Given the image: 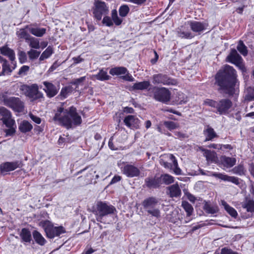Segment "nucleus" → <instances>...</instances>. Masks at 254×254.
Masks as SVG:
<instances>
[{
	"label": "nucleus",
	"mask_w": 254,
	"mask_h": 254,
	"mask_svg": "<svg viewBox=\"0 0 254 254\" xmlns=\"http://www.w3.org/2000/svg\"><path fill=\"white\" fill-rule=\"evenodd\" d=\"M53 53V48L49 46L42 54L40 57V60L43 61L49 58Z\"/></svg>",
	"instance_id": "obj_42"
},
{
	"label": "nucleus",
	"mask_w": 254,
	"mask_h": 254,
	"mask_svg": "<svg viewBox=\"0 0 254 254\" xmlns=\"http://www.w3.org/2000/svg\"><path fill=\"white\" fill-rule=\"evenodd\" d=\"M250 192L254 197V182L252 183L250 186Z\"/></svg>",
	"instance_id": "obj_64"
},
{
	"label": "nucleus",
	"mask_w": 254,
	"mask_h": 254,
	"mask_svg": "<svg viewBox=\"0 0 254 254\" xmlns=\"http://www.w3.org/2000/svg\"><path fill=\"white\" fill-rule=\"evenodd\" d=\"M27 54L30 59L33 60L39 56L40 52L35 50H30L28 52Z\"/></svg>",
	"instance_id": "obj_51"
},
{
	"label": "nucleus",
	"mask_w": 254,
	"mask_h": 254,
	"mask_svg": "<svg viewBox=\"0 0 254 254\" xmlns=\"http://www.w3.org/2000/svg\"><path fill=\"white\" fill-rule=\"evenodd\" d=\"M85 80V76H82L77 79L72 80L70 83L73 85H75L76 88H77L78 86L82 83Z\"/></svg>",
	"instance_id": "obj_52"
},
{
	"label": "nucleus",
	"mask_w": 254,
	"mask_h": 254,
	"mask_svg": "<svg viewBox=\"0 0 254 254\" xmlns=\"http://www.w3.org/2000/svg\"><path fill=\"white\" fill-rule=\"evenodd\" d=\"M164 111L165 112L172 113H173L174 114H176V115H179V116H181V113H180V112L175 110L174 109H173L172 108H167L166 109H165L164 110Z\"/></svg>",
	"instance_id": "obj_59"
},
{
	"label": "nucleus",
	"mask_w": 254,
	"mask_h": 254,
	"mask_svg": "<svg viewBox=\"0 0 254 254\" xmlns=\"http://www.w3.org/2000/svg\"><path fill=\"white\" fill-rule=\"evenodd\" d=\"M16 35L20 39H24L26 42L31 36L24 29H21L16 32Z\"/></svg>",
	"instance_id": "obj_44"
},
{
	"label": "nucleus",
	"mask_w": 254,
	"mask_h": 254,
	"mask_svg": "<svg viewBox=\"0 0 254 254\" xmlns=\"http://www.w3.org/2000/svg\"><path fill=\"white\" fill-rule=\"evenodd\" d=\"M33 238L38 244L43 246L45 244L46 241L42 235L37 231L35 230L33 232Z\"/></svg>",
	"instance_id": "obj_34"
},
{
	"label": "nucleus",
	"mask_w": 254,
	"mask_h": 254,
	"mask_svg": "<svg viewBox=\"0 0 254 254\" xmlns=\"http://www.w3.org/2000/svg\"><path fill=\"white\" fill-rule=\"evenodd\" d=\"M209 148H212L216 149H222V145L219 144H210L209 145H208Z\"/></svg>",
	"instance_id": "obj_62"
},
{
	"label": "nucleus",
	"mask_w": 254,
	"mask_h": 254,
	"mask_svg": "<svg viewBox=\"0 0 254 254\" xmlns=\"http://www.w3.org/2000/svg\"><path fill=\"white\" fill-rule=\"evenodd\" d=\"M18 58L20 63L21 64L26 62L27 56L26 53L23 51H20L18 53Z\"/></svg>",
	"instance_id": "obj_53"
},
{
	"label": "nucleus",
	"mask_w": 254,
	"mask_h": 254,
	"mask_svg": "<svg viewBox=\"0 0 254 254\" xmlns=\"http://www.w3.org/2000/svg\"><path fill=\"white\" fill-rule=\"evenodd\" d=\"M33 128L32 125L27 121L24 120L19 125L18 129L22 133L30 131Z\"/></svg>",
	"instance_id": "obj_30"
},
{
	"label": "nucleus",
	"mask_w": 254,
	"mask_h": 254,
	"mask_svg": "<svg viewBox=\"0 0 254 254\" xmlns=\"http://www.w3.org/2000/svg\"><path fill=\"white\" fill-rule=\"evenodd\" d=\"M203 209L208 214H214L219 211L218 206L216 204H211L209 202H205L203 205Z\"/></svg>",
	"instance_id": "obj_24"
},
{
	"label": "nucleus",
	"mask_w": 254,
	"mask_h": 254,
	"mask_svg": "<svg viewBox=\"0 0 254 254\" xmlns=\"http://www.w3.org/2000/svg\"><path fill=\"white\" fill-rule=\"evenodd\" d=\"M221 160L224 166L227 167H231L235 165L236 160L235 158L226 157L225 156H222Z\"/></svg>",
	"instance_id": "obj_32"
},
{
	"label": "nucleus",
	"mask_w": 254,
	"mask_h": 254,
	"mask_svg": "<svg viewBox=\"0 0 254 254\" xmlns=\"http://www.w3.org/2000/svg\"><path fill=\"white\" fill-rule=\"evenodd\" d=\"M125 124L131 129H137L140 127V121L135 116L128 115L127 116L124 120Z\"/></svg>",
	"instance_id": "obj_17"
},
{
	"label": "nucleus",
	"mask_w": 254,
	"mask_h": 254,
	"mask_svg": "<svg viewBox=\"0 0 254 254\" xmlns=\"http://www.w3.org/2000/svg\"><path fill=\"white\" fill-rule=\"evenodd\" d=\"M153 91L154 92V98L156 101L163 103H166L170 101L171 92L166 88L154 87Z\"/></svg>",
	"instance_id": "obj_10"
},
{
	"label": "nucleus",
	"mask_w": 254,
	"mask_h": 254,
	"mask_svg": "<svg viewBox=\"0 0 254 254\" xmlns=\"http://www.w3.org/2000/svg\"><path fill=\"white\" fill-rule=\"evenodd\" d=\"M30 117L31 120L36 124H39L41 123V120L39 117H37L32 114H30Z\"/></svg>",
	"instance_id": "obj_58"
},
{
	"label": "nucleus",
	"mask_w": 254,
	"mask_h": 254,
	"mask_svg": "<svg viewBox=\"0 0 254 254\" xmlns=\"http://www.w3.org/2000/svg\"><path fill=\"white\" fill-rule=\"evenodd\" d=\"M115 210L116 209L113 206L99 201L97 202L96 208L93 211V213L96 216L97 221L102 222L103 217L114 213Z\"/></svg>",
	"instance_id": "obj_6"
},
{
	"label": "nucleus",
	"mask_w": 254,
	"mask_h": 254,
	"mask_svg": "<svg viewBox=\"0 0 254 254\" xmlns=\"http://www.w3.org/2000/svg\"><path fill=\"white\" fill-rule=\"evenodd\" d=\"M203 134L205 136V141L212 140L218 136L214 129L209 126L204 129Z\"/></svg>",
	"instance_id": "obj_23"
},
{
	"label": "nucleus",
	"mask_w": 254,
	"mask_h": 254,
	"mask_svg": "<svg viewBox=\"0 0 254 254\" xmlns=\"http://www.w3.org/2000/svg\"><path fill=\"white\" fill-rule=\"evenodd\" d=\"M150 85V82L148 81H144L135 83L132 86L134 90H145L147 89Z\"/></svg>",
	"instance_id": "obj_33"
},
{
	"label": "nucleus",
	"mask_w": 254,
	"mask_h": 254,
	"mask_svg": "<svg viewBox=\"0 0 254 254\" xmlns=\"http://www.w3.org/2000/svg\"><path fill=\"white\" fill-rule=\"evenodd\" d=\"M243 59L235 49H232L226 58V61L232 64H242Z\"/></svg>",
	"instance_id": "obj_19"
},
{
	"label": "nucleus",
	"mask_w": 254,
	"mask_h": 254,
	"mask_svg": "<svg viewBox=\"0 0 254 254\" xmlns=\"http://www.w3.org/2000/svg\"><path fill=\"white\" fill-rule=\"evenodd\" d=\"M22 166V162L20 161L6 162L0 165V171L1 174H4L8 172L13 171L18 168H21Z\"/></svg>",
	"instance_id": "obj_14"
},
{
	"label": "nucleus",
	"mask_w": 254,
	"mask_h": 254,
	"mask_svg": "<svg viewBox=\"0 0 254 254\" xmlns=\"http://www.w3.org/2000/svg\"><path fill=\"white\" fill-rule=\"evenodd\" d=\"M158 200L155 197H149L145 199L142 202L144 210L152 217L157 218L160 217V211L158 205Z\"/></svg>",
	"instance_id": "obj_5"
},
{
	"label": "nucleus",
	"mask_w": 254,
	"mask_h": 254,
	"mask_svg": "<svg viewBox=\"0 0 254 254\" xmlns=\"http://www.w3.org/2000/svg\"><path fill=\"white\" fill-rule=\"evenodd\" d=\"M122 172L123 174L129 178L138 177L140 171L136 166L131 164H126L122 168Z\"/></svg>",
	"instance_id": "obj_15"
},
{
	"label": "nucleus",
	"mask_w": 254,
	"mask_h": 254,
	"mask_svg": "<svg viewBox=\"0 0 254 254\" xmlns=\"http://www.w3.org/2000/svg\"><path fill=\"white\" fill-rule=\"evenodd\" d=\"M26 42L29 44V45L32 48L38 49L40 48L39 40L31 36Z\"/></svg>",
	"instance_id": "obj_36"
},
{
	"label": "nucleus",
	"mask_w": 254,
	"mask_h": 254,
	"mask_svg": "<svg viewBox=\"0 0 254 254\" xmlns=\"http://www.w3.org/2000/svg\"><path fill=\"white\" fill-rule=\"evenodd\" d=\"M121 179L122 178L120 176H115L112 179L111 182L110 183V184L112 185L116 183L121 181Z\"/></svg>",
	"instance_id": "obj_60"
},
{
	"label": "nucleus",
	"mask_w": 254,
	"mask_h": 254,
	"mask_svg": "<svg viewBox=\"0 0 254 254\" xmlns=\"http://www.w3.org/2000/svg\"><path fill=\"white\" fill-rule=\"evenodd\" d=\"M92 12L93 17L97 21H100L103 16L109 13V8L104 1L95 0L92 7Z\"/></svg>",
	"instance_id": "obj_7"
},
{
	"label": "nucleus",
	"mask_w": 254,
	"mask_h": 254,
	"mask_svg": "<svg viewBox=\"0 0 254 254\" xmlns=\"http://www.w3.org/2000/svg\"><path fill=\"white\" fill-rule=\"evenodd\" d=\"M221 205L232 217L234 218L237 217L238 213L236 210L234 208L230 206L225 201L221 200Z\"/></svg>",
	"instance_id": "obj_31"
},
{
	"label": "nucleus",
	"mask_w": 254,
	"mask_h": 254,
	"mask_svg": "<svg viewBox=\"0 0 254 254\" xmlns=\"http://www.w3.org/2000/svg\"><path fill=\"white\" fill-rule=\"evenodd\" d=\"M19 236L21 239V242L30 243L32 240L31 232L28 229L23 228L20 232Z\"/></svg>",
	"instance_id": "obj_25"
},
{
	"label": "nucleus",
	"mask_w": 254,
	"mask_h": 254,
	"mask_svg": "<svg viewBox=\"0 0 254 254\" xmlns=\"http://www.w3.org/2000/svg\"><path fill=\"white\" fill-rule=\"evenodd\" d=\"M215 84L219 86L218 91L229 96H233L236 90L235 88L236 83V74L235 69L227 65L223 69L220 70L216 74Z\"/></svg>",
	"instance_id": "obj_1"
},
{
	"label": "nucleus",
	"mask_w": 254,
	"mask_h": 254,
	"mask_svg": "<svg viewBox=\"0 0 254 254\" xmlns=\"http://www.w3.org/2000/svg\"><path fill=\"white\" fill-rule=\"evenodd\" d=\"M169 159L172 162V164L165 161H162L161 164L165 168L173 169L176 175H180L181 174V170L178 167V162L175 157L173 154H170Z\"/></svg>",
	"instance_id": "obj_16"
},
{
	"label": "nucleus",
	"mask_w": 254,
	"mask_h": 254,
	"mask_svg": "<svg viewBox=\"0 0 254 254\" xmlns=\"http://www.w3.org/2000/svg\"><path fill=\"white\" fill-rule=\"evenodd\" d=\"M45 231L47 236L50 238H54L65 232L63 227H54L51 224H48L45 227Z\"/></svg>",
	"instance_id": "obj_13"
},
{
	"label": "nucleus",
	"mask_w": 254,
	"mask_h": 254,
	"mask_svg": "<svg viewBox=\"0 0 254 254\" xmlns=\"http://www.w3.org/2000/svg\"><path fill=\"white\" fill-rule=\"evenodd\" d=\"M153 82L154 84H162L166 85H175L178 83L176 79L163 74L154 75Z\"/></svg>",
	"instance_id": "obj_11"
},
{
	"label": "nucleus",
	"mask_w": 254,
	"mask_h": 254,
	"mask_svg": "<svg viewBox=\"0 0 254 254\" xmlns=\"http://www.w3.org/2000/svg\"><path fill=\"white\" fill-rule=\"evenodd\" d=\"M159 178L161 179V182L162 181L166 185L172 184L174 181V177L167 174L161 175Z\"/></svg>",
	"instance_id": "obj_41"
},
{
	"label": "nucleus",
	"mask_w": 254,
	"mask_h": 254,
	"mask_svg": "<svg viewBox=\"0 0 254 254\" xmlns=\"http://www.w3.org/2000/svg\"><path fill=\"white\" fill-rule=\"evenodd\" d=\"M201 150L204 152V156L205 157L206 160L208 162H216L217 157L216 154L214 151H212L205 149H203Z\"/></svg>",
	"instance_id": "obj_29"
},
{
	"label": "nucleus",
	"mask_w": 254,
	"mask_h": 254,
	"mask_svg": "<svg viewBox=\"0 0 254 254\" xmlns=\"http://www.w3.org/2000/svg\"><path fill=\"white\" fill-rule=\"evenodd\" d=\"M97 79L99 80H106L110 78V76L107 74V72L103 70H100L98 74L95 75Z\"/></svg>",
	"instance_id": "obj_43"
},
{
	"label": "nucleus",
	"mask_w": 254,
	"mask_h": 254,
	"mask_svg": "<svg viewBox=\"0 0 254 254\" xmlns=\"http://www.w3.org/2000/svg\"><path fill=\"white\" fill-rule=\"evenodd\" d=\"M0 120L7 127L4 130L6 135H13L15 133L16 128L15 120L12 118L10 111L2 106H0Z\"/></svg>",
	"instance_id": "obj_3"
},
{
	"label": "nucleus",
	"mask_w": 254,
	"mask_h": 254,
	"mask_svg": "<svg viewBox=\"0 0 254 254\" xmlns=\"http://www.w3.org/2000/svg\"><path fill=\"white\" fill-rule=\"evenodd\" d=\"M43 84L45 86L44 91L46 93L47 96L49 98H52L55 96L58 92L56 86L51 82L48 81L43 82Z\"/></svg>",
	"instance_id": "obj_18"
},
{
	"label": "nucleus",
	"mask_w": 254,
	"mask_h": 254,
	"mask_svg": "<svg viewBox=\"0 0 254 254\" xmlns=\"http://www.w3.org/2000/svg\"><path fill=\"white\" fill-rule=\"evenodd\" d=\"M237 49L243 56H246L248 55L247 47L242 41H239L237 46Z\"/></svg>",
	"instance_id": "obj_40"
},
{
	"label": "nucleus",
	"mask_w": 254,
	"mask_h": 254,
	"mask_svg": "<svg viewBox=\"0 0 254 254\" xmlns=\"http://www.w3.org/2000/svg\"><path fill=\"white\" fill-rule=\"evenodd\" d=\"M53 120L69 129L79 126L82 123L81 116L77 113L76 109L71 106L64 109L59 107L53 118Z\"/></svg>",
	"instance_id": "obj_2"
},
{
	"label": "nucleus",
	"mask_w": 254,
	"mask_h": 254,
	"mask_svg": "<svg viewBox=\"0 0 254 254\" xmlns=\"http://www.w3.org/2000/svg\"><path fill=\"white\" fill-rule=\"evenodd\" d=\"M0 51L1 54L7 56L11 62L15 60V53L13 50L4 46L0 48Z\"/></svg>",
	"instance_id": "obj_28"
},
{
	"label": "nucleus",
	"mask_w": 254,
	"mask_h": 254,
	"mask_svg": "<svg viewBox=\"0 0 254 254\" xmlns=\"http://www.w3.org/2000/svg\"><path fill=\"white\" fill-rule=\"evenodd\" d=\"M129 11L128 6L127 5H123L120 6L119 12V14L122 17H125L127 15Z\"/></svg>",
	"instance_id": "obj_47"
},
{
	"label": "nucleus",
	"mask_w": 254,
	"mask_h": 254,
	"mask_svg": "<svg viewBox=\"0 0 254 254\" xmlns=\"http://www.w3.org/2000/svg\"><path fill=\"white\" fill-rule=\"evenodd\" d=\"M247 91L248 93L246 95V99L250 101L254 100V88H249Z\"/></svg>",
	"instance_id": "obj_50"
},
{
	"label": "nucleus",
	"mask_w": 254,
	"mask_h": 254,
	"mask_svg": "<svg viewBox=\"0 0 254 254\" xmlns=\"http://www.w3.org/2000/svg\"><path fill=\"white\" fill-rule=\"evenodd\" d=\"M221 254H239L238 253L233 251L231 249L227 247L223 248L221 250Z\"/></svg>",
	"instance_id": "obj_54"
},
{
	"label": "nucleus",
	"mask_w": 254,
	"mask_h": 254,
	"mask_svg": "<svg viewBox=\"0 0 254 254\" xmlns=\"http://www.w3.org/2000/svg\"><path fill=\"white\" fill-rule=\"evenodd\" d=\"M145 184L149 189H156L159 188L162 183L159 178L148 177L145 179Z\"/></svg>",
	"instance_id": "obj_21"
},
{
	"label": "nucleus",
	"mask_w": 254,
	"mask_h": 254,
	"mask_svg": "<svg viewBox=\"0 0 254 254\" xmlns=\"http://www.w3.org/2000/svg\"><path fill=\"white\" fill-rule=\"evenodd\" d=\"M204 104L216 108V113L219 115H226L232 106V102L228 99H223L216 102L211 99H206Z\"/></svg>",
	"instance_id": "obj_4"
},
{
	"label": "nucleus",
	"mask_w": 254,
	"mask_h": 254,
	"mask_svg": "<svg viewBox=\"0 0 254 254\" xmlns=\"http://www.w3.org/2000/svg\"><path fill=\"white\" fill-rule=\"evenodd\" d=\"M127 69L124 67H116L110 69L109 72L112 75L125 74Z\"/></svg>",
	"instance_id": "obj_35"
},
{
	"label": "nucleus",
	"mask_w": 254,
	"mask_h": 254,
	"mask_svg": "<svg viewBox=\"0 0 254 254\" xmlns=\"http://www.w3.org/2000/svg\"><path fill=\"white\" fill-rule=\"evenodd\" d=\"M146 1V0H128V1L138 5H141Z\"/></svg>",
	"instance_id": "obj_63"
},
{
	"label": "nucleus",
	"mask_w": 254,
	"mask_h": 254,
	"mask_svg": "<svg viewBox=\"0 0 254 254\" xmlns=\"http://www.w3.org/2000/svg\"><path fill=\"white\" fill-rule=\"evenodd\" d=\"M242 207L249 212H254V200L250 196H247L242 202Z\"/></svg>",
	"instance_id": "obj_22"
},
{
	"label": "nucleus",
	"mask_w": 254,
	"mask_h": 254,
	"mask_svg": "<svg viewBox=\"0 0 254 254\" xmlns=\"http://www.w3.org/2000/svg\"><path fill=\"white\" fill-rule=\"evenodd\" d=\"M120 78L123 79L124 80L128 81H133L134 80V78L132 77V76L129 75V74H127L125 75H123L121 76Z\"/></svg>",
	"instance_id": "obj_57"
},
{
	"label": "nucleus",
	"mask_w": 254,
	"mask_h": 254,
	"mask_svg": "<svg viewBox=\"0 0 254 254\" xmlns=\"http://www.w3.org/2000/svg\"><path fill=\"white\" fill-rule=\"evenodd\" d=\"M168 190H169V195L171 197H179L181 195V190L178 185V184H176L168 187Z\"/></svg>",
	"instance_id": "obj_27"
},
{
	"label": "nucleus",
	"mask_w": 254,
	"mask_h": 254,
	"mask_svg": "<svg viewBox=\"0 0 254 254\" xmlns=\"http://www.w3.org/2000/svg\"><path fill=\"white\" fill-rule=\"evenodd\" d=\"M29 67L27 65H23L22 66L18 71V74L20 75H25L26 72L29 70Z\"/></svg>",
	"instance_id": "obj_55"
},
{
	"label": "nucleus",
	"mask_w": 254,
	"mask_h": 254,
	"mask_svg": "<svg viewBox=\"0 0 254 254\" xmlns=\"http://www.w3.org/2000/svg\"><path fill=\"white\" fill-rule=\"evenodd\" d=\"M186 25L190 28L194 33L200 34L207 29L208 24L205 22L190 20L187 21Z\"/></svg>",
	"instance_id": "obj_12"
},
{
	"label": "nucleus",
	"mask_w": 254,
	"mask_h": 254,
	"mask_svg": "<svg viewBox=\"0 0 254 254\" xmlns=\"http://www.w3.org/2000/svg\"><path fill=\"white\" fill-rule=\"evenodd\" d=\"M74 90V88L71 85H68L63 87L60 92V96L64 98L67 97L69 94L72 93Z\"/></svg>",
	"instance_id": "obj_39"
},
{
	"label": "nucleus",
	"mask_w": 254,
	"mask_h": 254,
	"mask_svg": "<svg viewBox=\"0 0 254 254\" xmlns=\"http://www.w3.org/2000/svg\"><path fill=\"white\" fill-rule=\"evenodd\" d=\"M163 124L170 130L176 129L178 127V124L172 121H165Z\"/></svg>",
	"instance_id": "obj_48"
},
{
	"label": "nucleus",
	"mask_w": 254,
	"mask_h": 254,
	"mask_svg": "<svg viewBox=\"0 0 254 254\" xmlns=\"http://www.w3.org/2000/svg\"><path fill=\"white\" fill-rule=\"evenodd\" d=\"M3 104L17 112H22L24 111V103L17 97H7L3 96L2 97Z\"/></svg>",
	"instance_id": "obj_8"
},
{
	"label": "nucleus",
	"mask_w": 254,
	"mask_h": 254,
	"mask_svg": "<svg viewBox=\"0 0 254 254\" xmlns=\"http://www.w3.org/2000/svg\"><path fill=\"white\" fill-rule=\"evenodd\" d=\"M123 111L127 114H132L134 113V109L131 107H126L124 108Z\"/></svg>",
	"instance_id": "obj_61"
},
{
	"label": "nucleus",
	"mask_w": 254,
	"mask_h": 254,
	"mask_svg": "<svg viewBox=\"0 0 254 254\" xmlns=\"http://www.w3.org/2000/svg\"><path fill=\"white\" fill-rule=\"evenodd\" d=\"M113 23H114L116 25L119 26L121 25L123 22V19L120 18L118 16L112 19Z\"/></svg>",
	"instance_id": "obj_56"
},
{
	"label": "nucleus",
	"mask_w": 254,
	"mask_h": 254,
	"mask_svg": "<svg viewBox=\"0 0 254 254\" xmlns=\"http://www.w3.org/2000/svg\"><path fill=\"white\" fill-rule=\"evenodd\" d=\"M232 172L234 174L242 176L245 174V170L243 165H239L235 167L232 169Z\"/></svg>",
	"instance_id": "obj_46"
},
{
	"label": "nucleus",
	"mask_w": 254,
	"mask_h": 254,
	"mask_svg": "<svg viewBox=\"0 0 254 254\" xmlns=\"http://www.w3.org/2000/svg\"><path fill=\"white\" fill-rule=\"evenodd\" d=\"M178 35L182 38L192 39L194 37V35L190 31L182 30L180 29L178 31Z\"/></svg>",
	"instance_id": "obj_37"
},
{
	"label": "nucleus",
	"mask_w": 254,
	"mask_h": 254,
	"mask_svg": "<svg viewBox=\"0 0 254 254\" xmlns=\"http://www.w3.org/2000/svg\"><path fill=\"white\" fill-rule=\"evenodd\" d=\"M182 206L187 212V216H190L191 215L193 211V208L192 205L188 201H183L182 202Z\"/></svg>",
	"instance_id": "obj_38"
},
{
	"label": "nucleus",
	"mask_w": 254,
	"mask_h": 254,
	"mask_svg": "<svg viewBox=\"0 0 254 254\" xmlns=\"http://www.w3.org/2000/svg\"><path fill=\"white\" fill-rule=\"evenodd\" d=\"M20 90L26 96L36 100L43 97V94L38 90V87L36 84H32L30 86L23 85L20 87Z\"/></svg>",
	"instance_id": "obj_9"
},
{
	"label": "nucleus",
	"mask_w": 254,
	"mask_h": 254,
	"mask_svg": "<svg viewBox=\"0 0 254 254\" xmlns=\"http://www.w3.org/2000/svg\"><path fill=\"white\" fill-rule=\"evenodd\" d=\"M102 23L106 26L111 27L113 25L112 19L106 15L103 16Z\"/></svg>",
	"instance_id": "obj_49"
},
{
	"label": "nucleus",
	"mask_w": 254,
	"mask_h": 254,
	"mask_svg": "<svg viewBox=\"0 0 254 254\" xmlns=\"http://www.w3.org/2000/svg\"><path fill=\"white\" fill-rule=\"evenodd\" d=\"M27 28L29 29L30 32L33 35L41 37H42L46 32V29L45 28H42L36 26L33 27H28L27 26Z\"/></svg>",
	"instance_id": "obj_26"
},
{
	"label": "nucleus",
	"mask_w": 254,
	"mask_h": 254,
	"mask_svg": "<svg viewBox=\"0 0 254 254\" xmlns=\"http://www.w3.org/2000/svg\"><path fill=\"white\" fill-rule=\"evenodd\" d=\"M11 65H13L11 66L12 69H11L10 66V64H2V71L0 75H5L10 73L12 69H14L16 66V64Z\"/></svg>",
	"instance_id": "obj_45"
},
{
	"label": "nucleus",
	"mask_w": 254,
	"mask_h": 254,
	"mask_svg": "<svg viewBox=\"0 0 254 254\" xmlns=\"http://www.w3.org/2000/svg\"><path fill=\"white\" fill-rule=\"evenodd\" d=\"M211 176L219 178L224 181L232 182L235 185H238L239 184V179L234 176H229L221 173H212Z\"/></svg>",
	"instance_id": "obj_20"
}]
</instances>
